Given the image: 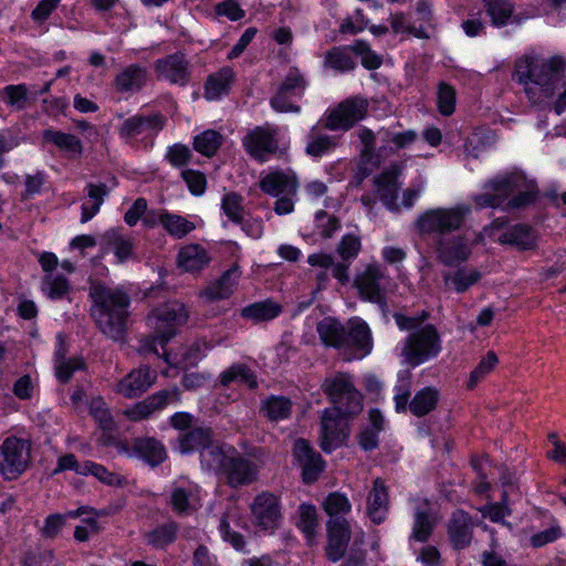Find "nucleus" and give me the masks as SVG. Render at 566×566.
Returning <instances> with one entry per match:
<instances>
[{
	"instance_id": "29",
	"label": "nucleus",
	"mask_w": 566,
	"mask_h": 566,
	"mask_svg": "<svg viewBox=\"0 0 566 566\" xmlns=\"http://www.w3.org/2000/svg\"><path fill=\"white\" fill-rule=\"evenodd\" d=\"M241 277L238 264L227 270L221 277L200 292V297L209 301L228 298L235 290Z\"/></svg>"
},
{
	"instance_id": "50",
	"label": "nucleus",
	"mask_w": 566,
	"mask_h": 566,
	"mask_svg": "<svg viewBox=\"0 0 566 566\" xmlns=\"http://www.w3.org/2000/svg\"><path fill=\"white\" fill-rule=\"evenodd\" d=\"M484 8L494 27H502L512 18L513 6L506 0H484Z\"/></svg>"
},
{
	"instance_id": "44",
	"label": "nucleus",
	"mask_w": 566,
	"mask_h": 566,
	"mask_svg": "<svg viewBox=\"0 0 566 566\" xmlns=\"http://www.w3.org/2000/svg\"><path fill=\"white\" fill-rule=\"evenodd\" d=\"M232 382L242 384L249 388H254L258 384L253 371L242 364H235L221 373L220 384L222 386L228 387Z\"/></svg>"
},
{
	"instance_id": "47",
	"label": "nucleus",
	"mask_w": 566,
	"mask_h": 566,
	"mask_svg": "<svg viewBox=\"0 0 566 566\" xmlns=\"http://www.w3.org/2000/svg\"><path fill=\"white\" fill-rule=\"evenodd\" d=\"M298 527L310 544L313 543L318 527L317 510L314 505L303 503L298 507Z\"/></svg>"
},
{
	"instance_id": "51",
	"label": "nucleus",
	"mask_w": 566,
	"mask_h": 566,
	"mask_svg": "<svg viewBox=\"0 0 566 566\" xmlns=\"http://www.w3.org/2000/svg\"><path fill=\"white\" fill-rule=\"evenodd\" d=\"M438 391L431 387L418 391L411 400L409 408L415 416H423L430 412L437 405Z\"/></svg>"
},
{
	"instance_id": "14",
	"label": "nucleus",
	"mask_w": 566,
	"mask_h": 566,
	"mask_svg": "<svg viewBox=\"0 0 566 566\" xmlns=\"http://www.w3.org/2000/svg\"><path fill=\"white\" fill-rule=\"evenodd\" d=\"M306 87V82L298 69L289 70L276 94L271 98V106L281 113H298L296 101L301 98Z\"/></svg>"
},
{
	"instance_id": "52",
	"label": "nucleus",
	"mask_w": 566,
	"mask_h": 566,
	"mask_svg": "<svg viewBox=\"0 0 566 566\" xmlns=\"http://www.w3.org/2000/svg\"><path fill=\"white\" fill-rule=\"evenodd\" d=\"M349 49L334 48L325 55L324 66L336 72H347L355 67V62L348 54Z\"/></svg>"
},
{
	"instance_id": "63",
	"label": "nucleus",
	"mask_w": 566,
	"mask_h": 566,
	"mask_svg": "<svg viewBox=\"0 0 566 566\" xmlns=\"http://www.w3.org/2000/svg\"><path fill=\"white\" fill-rule=\"evenodd\" d=\"M390 25L395 33H409L417 38H427V33L422 27L412 25L402 13L391 14Z\"/></svg>"
},
{
	"instance_id": "8",
	"label": "nucleus",
	"mask_w": 566,
	"mask_h": 566,
	"mask_svg": "<svg viewBox=\"0 0 566 566\" xmlns=\"http://www.w3.org/2000/svg\"><path fill=\"white\" fill-rule=\"evenodd\" d=\"M400 175L401 167L395 164L386 168L375 179L376 191L380 201L392 212H399L401 209L411 208L426 188V181L420 180L419 184L403 190L401 199L399 200L398 190L401 185L399 181Z\"/></svg>"
},
{
	"instance_id": "32",
	"label": "nucleus",
	"mask_w": 566,
	"mask_h": 566,
	"mask_svg": "<svg viewBox=\"0 0 566 566\" xmlns=\"http://www.w3.org/2000/svg\"><path fill=\"white\" fill-rule=\"evenodd\" d=\"M232 453H234L233 448L221 447L210 439V442L200 450L201 465L203 469L223 473Z\"/></svg>"
},
{
	"instance_id": "34",
	"label": "nucleus",
	"mask_w": 566,
	"mask_h": 566,
	"mask_svg": "<svg viewBox=\"0 0 566 566\" xmlns=\"http://www.w3.org/2000/svg\"><path fill=\"white\" fill-rule=\"evenodd\" d=\"M209 262L208 252L200 244H187L179 250L177 263L186 272L200 271Z\"/></svg>"
},
{
	"instance_id": "59",
	"label": "nucleus",
	"mask_w": 566,
	"mask_h": 566,
	"mask_svg": "<svg viewBox=\"0 0 566 566\" xmlns=\"http://www.w3.org/2000/svg\"><path fill=\"white\" fill-rule=\"evenodd\" d=\"M349 49L361 57V64L366 69L376 70L381 65L380 56L371 51L366 42L356 41Z\"/></svg>"
},
{
	"instance_id": "39",
	"label": "nucleus",
	"mask_w": 566,
	"mask_h": 566,
	"mask_svg": "<svg viewBox=\"0 0 566 566\" xmlns=\"http://www.w3.org/2000/svg\"><path fill=\"white\" fill-rule=\"evenodd\" d=\"M134 449L150 465H158L166 459L165 447L153 438L137 439Z\"/></svg>"
},
{
	"instance_id": "20",
	"label": "nucleus",
	"mask_w": 566,
	"mask_h": 566,
	"mask_svg": "<svg viewBox=\"0 0 566 566\" xmlns=\"http://www.w3.org/2000/svg\"><path fill=\"white\" fill-rule=\"evenodd\" d=\"M243 146L254 159L263 163L277 151V140L274 130L265 127H256L245 135Z\"/></svg>"
},
{
	"instance_id": "48",
	"label": "nucleus",
	"mask_w": 566,
	"mask_h": 566,
	"mask_svg": "<svg viewBox=\"0 0 566 566\" xmlns=\"http://www.w3.org/2000/svg\"><path fill=\"white\" fill-rule=\"evenodd\" d=\"M292 410V402L283 396H271L262 403V411L273 421L287 418Z\"/></svg>"
},
{
	"instance_id": "23",
	"label": "nucleus",
	"mask_w": 566,
	"mask_h": 566,
	"mask_svg": "<svg viewBox=\"0 0 566 566\" xmlns=\"http://www.w3.org/2000/svg\"><path fill=\"white\" fill-rule=\"evenodd\" d=\"M258 465L250 459L240 455L235 450L224 467L223 475L231 486L250 484L256 480Z\"/></svg>"
},
{
	"instance_id": "33",
	"label": "nucleus",
	"mask_w": 566,
	"mask_h": 566,
	"mask_svg": "<svg viewBox=\"0 0 566 566\" xmlns=\"http://www.w3.org/2000/svg\"><path fill=\"white\" fill-rule=\"evenodd\" d=\"M482 277V273L474 268H460L443 273V282L447 290L455 293H464Z\"/></svg>"
},
{
	"instance_id": "54",
	"label": "nucleus",
	"mask_w": 566,
	"mask_h": 566,
	"mask_svg": "<svg viewBox=\"0 0 566 566\" xmlns=\"http://www.w3.org/2000/svg\"><path fill=\"white\" fill-rule=\"evenodd\" d=\"M221 135L216 130H206L195 138V148L200 154L210 157L221 145Z\"/></svg>"
},
{
	"instance_id": "13",
	"label": "nucleus",
	"mask_w": 566,
	"mask_h": 566,
	"mask_svg": "<svg viewBox=\"0 0 566 566\" xmlns=\"http://www.w3.org/2000/svg\"><path fill=\"white\" fill-rule=\"evenodd\" d=\"M354 285L363 300L382 304L387 291L388 276L381 265L371 263L356 274Z\"/></svg>"
},
{
	"instance_id": "26",
	"label": "nucleus",
	"mask_w": 566,
	"mask_h": 566,
	"mask_svg": "<svg viewBox=\"0 0 566 566\" xmlns=\"http://www.w3.org/2000/svg\"><path fill=\"white\" fill-rule=\"evenodd\" d=\"M155 69L159 78L171 84L185 85L190 77L188 62L181 54H172L158 60Z\"/></svg>"
},
{
	"instance_id": "15",
	"label": "nucleus",
	"mask_w": 566,
	"mask_h": 566,
	"mask_svg": "<svg viewBox=\"0 0 566 566\" xmlns=\"http://www.w3.org/2000/svg\"><path fill=\"white\" fill-rule=\"evenodd\" d=\"M486 237L501 244H511L520 250L532 249L536 243L535 232L524 226L505 227V222L497 219L484 228Z\"/></svg>"
},
{
	"instance_id": "43",
	"label": "nucleus",
	"mask_w": 566,
	"mask_h": 566,
	"mask_svg": "<svg viewBox=\"0 0 566 566\" xmlns=\"http://www.w3.org/2000/svg\"><path fill=\"white\" fill-rule=\"evenodd\" d=\"M87 512V506L80 507L74 511H69L65 514H51L49 515L41 527V535L45 538L56 537L65 526L67 518H76Z\"/></svg>"
},
{
	"instance_id": "53",
	"label": "nucleus",
	"mask_w": 566,
	"mask_h": 566,
	"mask_svg": "<svg viewBox=\"0 0 566 566\" xmlns=\"http://www.w3.org/2000/svg\"><path fill=\"white\" fill-rule=\"evenodd\" d=\"M42 291L51 300H61L69 293L70 284L65 277L50 273L42 282Z\"/></svg>"
},
{
	"instance_id": "28",
	"label": "nucleus",
	"mask_w": 566,
	"mask_h": 566,
	"mask_svg": "<svg viewBox=\"0 0 566 566\" xmlns=\"http://www.w3.org/2000/svg\"><path fill=\"white\" fill-rule=\"evenodd\" d=\"M328 545L327 556L331 560L337 562L344 555L350 538L349 525L346 520H329L327 524Z\"/></svg>"
},
{
	"instance_id": "25",
	"label": "nucleus",
	"mask_w": 566,
	"mask_h": 566,
	"mask_svg": "<svg viewBox=\"0 0 566 566\" xmlns=\"http://www.w3.org/2000/svg\"><path fill=\"white\" fill-rule=\"evenodd\" d=\"M155 380L156 373L154 370L148 367H139L120 379L115 387V391L126 398H135L150 388Z\"/></svg>"
},
{
	"instance_id": "64",
	"label": "nucleus",
	"mask_w": 566,
	"mask_h": 566,
	"mask_svg": "<svg viewBox=\"0 0 566 566\" xmlns=\"http://www.w3.org/2000/svg\"><path fill=\"white\" fill-rule=\"evenodd\" d=\"M461 25L464 33L470 38L482 35L486 28L483 12L478 11L470 13L468 19L464 20Z\"/></svg>"
},
{
	"instance_id": "38",
	"label": "nucleus",
	"mask_w": 566,
	"mask_h": 566,
	"mask_svg": "<svg viewBox=\"0 0 566 566\" xmlns=\"http://www.w3.org/2000/svg\"><path fill=\"white\" fill-rule=\"evenodd\" d=\"M43 139L55 145L70 157H77L83 150L81 140L72 134L48 129L43 133Z\"/></svg>"
},
{
	"instance_id": "31",
	"label": "nucleus",
	"mask_w": 566,
	"mask_h": 566,
	"mask_svg": "<svg viewBox=\"0 0 566 566\" xmlns=\"http://www.w3.org/2000/svg\"><path fill=\"white\" fill-rule=\"evenodd\" d=\"M389 505L388 491L382 480L376 479L367 497V514L379 524L385 521Z\"/></svg>"
},
{
	"instance_id": "42",
	"label": "nucleus",
	"mask_w": 566,
	"mask_h": 566,
	"mask_svg": "<svg viewBox=\"0 0 566 566\" xmlns=\"http://www.w3.org/2000/svg\"><path fill=\"white\" fill-rule=\"evenodd\" d=\"M318 123L312 127L306 145V154L312 157H322L331 153L338 144L335 136L326 134H316Z\"/></svg>"
},
{
	"instance_id": "37",
	"label": "nucleus",
	"mask_w": 566,
	"mask_h": 566,
	"mask_svg": "<svg viewBox=\"0 0 566 566\" xmlns=\"http://www.w3.org/2000/svg\"><path fill=\"white\" fill-rule=\"evenodd\" d=\"M59 340L54 358L55 374L60 381L66 382L75 371L83 369L85 364L81 357L66 358L61 336H59Z\"/></svg>"
},
{
	"instance_id": "58",
	"label": "nucleus",
	"mask_w": 566,
	"mask_h": 566,
	"mask_svg": "<svg viewBox=\"0 0 566 566\" xmlns=\"http://www.w3.org/2000/svg\"><path fill=\"white\" fill-rule=\"evenodd\" d=\"M437 99L438 109L442 115L449 116L454 112L455 91L452 86L440 83Z\"/></svg>"
},
{
	"instance_id": "11",
	"label": "nucleus",
	"mask_w": 566,
	"mask_h": 566,
	"mask_svg": "<svg viewBox=\"0 0 566 566\" xmlns=\"http://www.w3.org/2000/svg\"><path fill=\"white\" fill-rule=\"evenodd\" d=\"M31 461V442L10 436L0 444V474L7 480L20 476Z\"/></svg>"
},
{
	"instance_id": "10",
	"label": "nucleus",
	"mask_w": 566,
	"mask_h": 566,
	"mask_svg": "<svg viewBox=\"0 0 566 566\" xmlns=\"http://www.w3.org/2000/svg\"><path fill=\"white\" fill-rule=\"evenodd\" d=\"M367 109L366 98L352 96L329 107L318 120V125L333 132H347L365 117Z\"/></svg>"
},
{
	"instance_id": "7",
	"label": "nucleus",
	"mask_w": 566,
	"mask_h": 566,
	"mask_svg": "<svg viewBox=\"0 0 566 566\" xmlns=\"http://www.w3.org/2000/svg\"><path fill=\"white\" fill-rule=\"evenodd\" d=\"M395 319L400 329H413L401 348V355L406 363L411 366H419L440 354L442 349L441 339L433 325L429 324L418 328L417 318L400 314H397Z\"/></svg>"
},
{
	"instance_id": "45",
	"label": "nucleus",
	"mask_w": 566,
	"mask_h": 566,
	"mask_svg": "<svg viewBox=\"0 0 566 566\" xmlns=\"http://www.w3.org/2000/svg\"><path fill=\"white\" fill-rule=\"evenodd\" d=\"M325 513L329 520L343 521L352 510V504L345 494L333 492L328 494L322 503Z\"/></svg>"
},
{
	"instance_id": "56",
	"label": "nucleus",
	"mask_w": 566,
	"mask_h": 566,
	"mask_svg": "<svg viewBox=\"0 0 566 566\" xmlns=\"http://www.w3.org/2000/svg\"><path fill=\"white\" fill-rule=\"evenodd\" d=\"M221 208L223 213L232 222L239 223L243 218L242 199L234 192L226 193L222 198Z\"/></svg>"
},
{
	"instance_id": "6",
	"label": "nucleus",
	"mask_w": 566,
	"mask_h": 566,
	"mask_svg": "<svg viewBox=\"0 0 566 566\" xmlns=\"http://www.w3.org/2000/svg\"><path fill=\"white\" fill-rule=\"evenodd\" d=\"M483 189V193L473 197V201L481 208L504 205L521 208L531 203L536 196L535 185L517 172L495 177L489 180Z\"/></svg>"
},
{
	"instance_id": "46",
	"label": "nucleus",
	"mask_w": 566,
	"mask_h": 566,
	"mask_svg": "<svg viewBox=\"0 0 566 566\" xmlns=\"http://www.w3.org/2000/svg\"><path fill=\"white\" fill-rule=\"evenodd\" d=\"M105 239L118 262H125L133 256L134 244L130 238L124 237L113 229L105 233Z\"/></svg>"
},
{
	"instance_id": "41",
	"label": "nucleus",
	"mask_w": 566,
	"mask_h": 566,
	"mask_svg": "<svg viewBox=\"0 0 566 566\" xmlns=\"http://www.w3.org/2000/svg\"><path fill=\"white\" fill-rule=\"evenodd\" d=\"M281 312V306L271 301L256 302L241 310V316L253 322H263L275 318Z\"/></svg>"
},
{
	"instance_id": "5",
	"label": "nucleus",
	"mask_w": 566,
	"mask_h": 566,
	"mask_svg": "<svg viewBox=\"0 0 566 566\" xmlns=\"http://www.w3.org/2000/svg\"><path fill=\"white\" fill-rule=\"evenodd\" d=\"M93 300L92 315L99 329L113 339H118L125 331L129 298L119 289L94 284L91 287Z\"/></svg>"
},
{
	"instance_id": "9",
	"label": "nucleus",
	"mask_w": 566,
	"mask_h": 566,
	"mask_svg": "<svg viewBox=\"0 0 566 566\" xmlns=\"http://www.w3.org/2000/svg\"><path fill=\"white\" fill-rule=\"evenodd\" d=\"M438 521L433 505L424 501L415 513L412 532L410 535V545L417 555V560L422 566H441L440 553L437 547L424 545L417 548L416 543H424L431 535L432 530Z\"/></svg>"
},
{
	"instance_id": "36",
	"label": "nucleus",
	"mask_w": 566,
	"mask_h": 566,
	"mask_svg": "<svg viewBox=\"0 0 566 566\" xmlns=\"http://www.w3.org/2000/svg\"><path fill=\"white\" fill-rule=\"evenodd\" d=\"M211 430L209 428L198 427L188 432L180 433L176 449L181 454L199 451L210 442Z\"/></svg>"
},
{
	"instance_id": "61",
	"label": "nucleus",
	"mask_w": 566,
	"mask_h": 566,
	"mask_svg": "<svg viewBox=\"0 0 566 566\" xmlns=\"http://www.w3.org/2000/svg\"><path fill=\"white\" fill-rule=\"evenodd\" d=\"M360 249V237L354 233H349L342 238L337 247V252L343 260H353L358 255Z\"/></svg>"
},
{
	"instance_id": "30",
	"label": "nucleus",
	"mask_w": 566,
	"mask_h": 566,
	"mask_svg": "<svg viewBox=\"0 0 566 566\" xmlns=\"http://www.w3.org/2000/svg\"><path fill=\"white\" fill-rule=\"evenodd\" d=\"M473 523L470 516L463 511H457L452 514L449 522L448 534L450 542L457 548L468 546L472 539Z\"/></svg>"
},
{
	"instance_id": "2",
	"label": "nucleus",
	"mask_w": 566,
	"mask_h": 566,
	"mask_svg": "<svg viewBox=\"0 0 566 566\" xmlns=\"http://www.w3.org/2000/svg\"><path fill=\"white\" fill-rule=\"evenodd\" d=\"M323 389L331 398L333 407L326 409L322 417L321 448L325 452H332L348 437L347 419L363 410V398L347 374H337L325 379Z\"/></svg>"
},
{
	"instance_id": "12",
	"label": "nucleus",
	"mask_w": 566,
	"mask_h": 566,
	"mask_svg": "<svg viewBox=\"0 0 566 566\" xmlns=\"http://www.w3.org/2000/svg\"><path fill=\"white\" fill-rule=\"evenodd\" d=\"M469 212L470 208L467 205L431 209L419 216L416 228L422 234L452 231L460 228Z\"/></svg>"
},
{
	"instance_id": "55",
	"label": "nucleus",
	"mask_w": 566,
	"mask_h": 566,
	"mask_svg": "<svg viewBox=\"0 0 566 566\" xmlns=\"http://www.w3.org/2000/svg\"><path fill=\"white\" fill-rule=\"evenodd\" d=\"M497 356L494 352H489L479 363V365L471 371L468 382L469 388H473L484 379L496 366Z\"/></svg>"
},
{
	"instance_id": "1",
	"label": "nucleus",
	"mask_w": 566,
	"mask_h": 566,
	"mask_svg": "<svg viewBox=\"0 0 566 566\" xmlns=\"http://www.w3.org/2000/svg\"><path fill=\"white\" fill-rule=\"evenodd\" d=\"M514 77L533 105H553L557 115L566 112L565 55H526L516 62Z\"/></svg>"
},
{
	"instance_id": "24",
	"label": "nucleus",
	"mask_w": 566,
	"mask_h": 566,
	"mask_svg": "<svg viewBox=\"0 0 566 566\" xmlns=\"http://www.w3.org/2000/svg\"><path fill=\"white\" fill-rule=\"evenodd\" d=\"M293 455L302 467L303 480L306 483L316 481L324 471L325 462L313 451L306 440L298 439L294 442Z\"/></svg>"
},
{
	"instance_id": "22",
	"label": "nucleus",
	"mask_w": 566,
	"mask_h": 566,
	"mask_svg": "<svg viewBox=\"0 0 566 566\" xmlns=\"http://www.w3.org/2000/svg\"><path fill=\"white\" fill-rule=\"evenodd\" d=\"M200 488L188 480L179 478L171 488L170 504L177 513H190L200 506Z\"/></svg>"
},
{
	"instance_id": "60",
	"label": "nucleus",
	"mask_w": 566,
	"mask_h": 566,
	"mask_svg": "<svg viewBox=\"0 0 566 566\" xmlns=\"http://www.w3.org/2000/svg\"><path fill=\"white\" fill-rule=\"evenodd\" d=\"M86 515L82 518V524L77 525L74 531V538L77 542H86L92 534L98 532L97 515L87 507Z\"/></svg>"
},
{
	"instance_id": "40",
	"label": "nucleus",
	"mask_w": 566,
	"mask_h": 566,
	"mask_svg": "<svg viewBox=\"0 0 566 566\" xmlns=\"http://www.w3.org/2000/svg\"><path fill=\"white\" fill-rule=\"evenodd\" d=\"M146 71L137 65H130L123 70L115 80L116 88L120 92H135L146 82Z\"/></svg>"
},
{
	"instance_id": "35",
	"label": "nucleus",
	"mask_w": 566,
	"mask_h": 566,
	"mask_svg": "<svg viewBox=\"0 0 566 566\" xmlns=\"http://www.w3.org/2000/svg\"><path fill=\"white\" fill-rule=\"evenodd\" d=\"M234 73L230 67H223L210 75L206 82L205 96L208 101H217L228 95L233 82Z\"/></svg>"
},
{
	"instance_id": "18",
	"label": "nucleus",
	"mask_w": 566,
	"mask_h": 566,
	"mask_svg": "<svg viewBox=\"0 0 566 566\" xmlns=\"http://www.w3.org/2000/svg\"><path fill=\"white\" fill-rule=\"evenodd\" d=\"M164 125L165 118L159 114L135 115L123 122L118 133L127 142L138 138L146 139L157 135L164 128Z\"/></svg>"
},
{
	"instance_id": "4",
	"label": "nucleus",
	"mask_w": 566,
	"mask_h": 566,
	"mask_svg": "<svg viewBox=\"0 0 566 566\" xmlns=\"http://www.w3.org/2000/svg\"><path fill=\"white\" fill-rule=\"evenodd\" d=\"M317 333L326 346L334 347L345 360L363 359L371 353V332L366 322L353 317L346 327L333 317H325L317 325Z\"/></svg>"
},
{
	"instance_id": "62",
	"label": "nucleus",
	"mask_w": 566,
	"mask_h": 566,
	"mask_svg": "<svg viewBox=\"0 0 566 566\" xmlns=\"http://www.w3.org/2000/svg\"><path fill=\"white\" fill-rule=\"evenodd\" d=\"M176 536V527L174 524L163 525L147 534L148 544L155 547H165L170 544Z\"/></svg>"
},
{
	"instance_id": "17",
	"label": "nucleus",
	"mask_w": 566,
	"mask_h": 566,
	"mask_svg": "<svg viewBox=\"0 0 566 566\" xmlns=\"http://www.w3.org/2000/svg\"><path fill=\"white\" fill-rule=\"evenodd\" d=\"M253 523L259 532H273L281 522L277 497L272 493L259 494L251 504Z\"/></svg>"
},
{
	"instance_id": "21",
	"label": "nucleus",
	"mask_w": 566,
	"mask_h": 566,
	"mask_svg": "<svg viewBox=\"0 0 566 566\" xmlns=\"http://www.w3.org/2000/svg\"><path fill=\"white\" fill-rule=\"evenodd\" d=\"M177 400H179V391L176 387L160 390L133 407L125 409L124 415L133 421H140Z\"/></svg>"
},
{
	"instance_id": "19",
	"label": "nucleus",
	"mask_w": 566,
	"mask_h": 566,
	"mask_svg": "<svg viewBox=\"0 0 566 566\" xmlns=\"http://www.w3.org/2000/svg\"><path fill=\"white\" fill-rule=\"evenodd\" d=\"M143 221L148 227L160 224L169 235L176 239H182L196 229L195 220L164 209L149 211Z\"/></svg>"
},
{
	"instance_id": "57",
	"label": "nucleus",
	"mask_w": 566,
	"mask_h": 566,
	"mask_svg": "<svg viewBox=\"0 0 566 566\" xmlns=\"http://www.w3.org/2000/svg\"><path fill=\"white\" fill-rule=\"evenodd\" d=\"M1 95L4 102L15 109H22L28 104L27 87L22 84L6 86Z\"/></svg>"
},
{
	"instance_id": "27",
	"label": "nucleus",
	"mask_w": 566,
	"mask_h": 566,
	"mask_svg": "<svg viewBox=\"0 0 566 566\" xmlns=\"http://www.w3.org/2000/svg\"><path fill=\"white\" fill-rule=\"evenodd\" d=\"M260 188L264 193L273 197L285 193L296 195L297 180L292 170H273L261 178Z\"/></svg>"
},
{
	"instance_id": "16",
	"label": "nucleus",
	"mask_w": 566,
	"mask_h": 566,
	"mask_svg": "<svg viewBox=\"0 0 566 566\" xmlns=\"http://www.w3.org/2000/svg\"><path fill=\"white\" fill-rule=\"evenodd\" d=\"M485 237L483 231L479 235L465 233L444 239L437 248L438 256L447 265L464 262L471 255L473 244L483 242Z\"/></svg>"
},
{
	"instance_id": "3",
	"label": "nucleus",
	"mask_w": 566,
	"mask_h": 566,
	"mask_svg": "<svg viewBox=\"0 0 566 566\" xmlns=\"http://www.w3.org/2000/svg\"><path fill=\"white\" fill-rule=\"evenodd\" d=\"M189 312L186 305L179 301L167 302L156 307L147 318L149 327L153 328V337L149 344V350L159 355L156 343L163 348L165 360L170 366L189 368L197 365L208 350L206 343L196 342L190 346L182 348L180 353H169L165 344L172 338L178 329L187 323Z\"/></svg>"
},
{
	"instance_id": "49",
	"label": "nucleus",
	"mask_w": 566,
	"mask_h": 566,
	"mask_svg": "<svg viewBox=\"0 0 566 566\" xmlns=\"http://www.w3.org/2000/svg\"><path fill=\"white\" fill-rule=\"evenodd\" d=\"M106 189L104 185H88V198L82 205L81 222L91 220L103 205Z\"/></svg>"
}]
</instances>
